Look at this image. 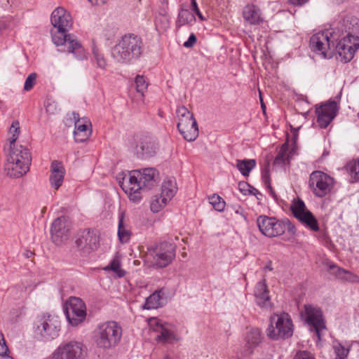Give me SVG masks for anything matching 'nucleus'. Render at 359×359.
<instances>
[{"mask_svg":"<svg viewBox=\"0 0 359 359\" xmlns=\"http://www.w3.org/2000/svg\"><path fill=\"white\" fill-rule=\"evenodd\" d=\"M346 36L341 38L339 31L324 30L316 34V55L322 59H330L336 50L341 60L346 63L351 61L359 48V37L350 34V28Z\"/></svg>","mask_w":359,"mask_h":359,"instance_id":"nucleus-1","label":"nucleus"},{"mask_svg":"<svg viewBox=\"0 0 359 359\" xmlns=\"http://www.w3.org/2000/svg\"><path fill=\"white\" fill-rule=\"evenodd\" d=\"M50 21L53 26L51 30L52 40L56 46L63 47L59 50L72 53L78 60L86 59V50L76 37L72 34H67L72 26L69 13L62 7H57L53 11Z\"/></svg>","mask_w":359,"mask_h":359,"instance_id":"nucleus-2","label":"nucleus"},{"mask_svg":"<svg viewBox=\"0 0 359 359\" xmlns=\"http://www.w3.org/2000/svg\"><path fill=\"white\" fill-rule=\"evenodd\" d=\"M159 180L158 170L154 168H147L130 171L128 177L123 179L121 187L130 201L138 203L142 198L141 191L152 189Z\"/></svg>","mask_w":359,"mask_h":359,"instance_id":"nucleus-3","label":"nucleus"},{"mask_svg":"<svg viewBox=\"0 0 359 359\" xmlns=\"http://www.w3.org/2000/svg\"><path fill=\"white\" fill-rule=\"evenodd\" d=\"M6 170L11 177L18 178L29 170L32 157L27 148L22 145L7 147Z\"/></svg>","mask_w":359,"mask_h":359,"instance_id":"nucleus-4","label":"nucleus"},{"mask_svg":"<svg viewBox=\"0 0 359 359\" xmlns=\"http://www.w3.org/2000/svg\"><path fill=\"white\" fill-rule=\"evenodd\" d=\"M142 49V41L133 34H125L111 48V57L119 63L127 64L138 58Z\"/></svg>","mask_w":359,"mask_h":359,"instance_id":"nucleus-5","label":"nucleus"},{"mask_svg":"<svg viewBox=\"0 0 359 359\" xmlns=\"http://www.w3.org/2000/svg\"><path fill=\"white\" fill-rule=\"evenodd\" d=\"M122 328L116 321L109 320L99 324L94 331V341L100 348L115 347L121 341Z\"/></svg>","mask_w":359,"mask_h":359,"instance_id":"nucleus-6","label":"nucleus"},{"mask_svg":"<svg viewBox=\"0 0 359 359\" xmlns=\"http://www.w3.org/2000/svg\"><path fill=\"white\" fill-rule=\"evenodd\" d=\"M175 245L163 241L147 248V257L151 258V264L156 268L168 266L176 256Z\"/></svg>","mask_w":359,"mask_h":359,"instance_id":"nucleus-7","label":"nucleus"},{"mask_svg":"<svg viewBox=\"0 0 359 359\" xmlns=\"http://www.w3.org/2000/svg\"><path fill=\"white\" fill-rule=\"evenodd\" d=\"M267 332L269 337L272 339L290 337L293 334V325L289 315L283 313L271 316Z\"/></svg>","mask_w":359,"mask_h":359,"instance_id":"nucleus-8","label":"nucleus"},{"mask_svg":"<svg viewBox=\"0 0 359 359\" xmlns=\"http://www.w3.org/2000/svg\"><path fill=\"white\" fill-rule=\"evenodd\" d=\"M61 323L57 316L43 315L36 323V334L43 341H50L59 335Z\"/></svg>","mask_w":359,"mask_h":359,"instance_id":"nucleus-9","label":"nucleus"},{"mask_svg":"<svg viewBox=\"0 0 359 359\" xmlns=\"http://www.w3.org/2000/svg\"><path fill=\"white\" fill-rule=\"evenodd\" d=\"M148 325L150 330L158 333L156 340L160 342L171 344L180 340V337L173 330L172 325L158 318H149Z\"/></svg>","mask_w":359,"mask_h":359,"instance_id":"nucleus-10","label":"nucleus"},{"mask_svg":"<svg viewBox=\"0 0 359 359\" xmlns=\"http://www.w3.org/2000/svg\"><path fill=\"white\" fill-rule=\"evenodd\" d=\"M65 313L69 323L73 326H76L86 317V305L81 299L70 297L67 303Z\"/></svg>","mask_w":359,"mask_h":359,"instance_id":"nucleus-11","label":"nucleus"},{"mask_svg":"<svg viewBox=\"0 0 359 359\" xmlns=\"http://www.w3.org/2000/svg\"><path fill=\"white\" fill-rule=\"evenodd\" d=\"M337 102L334 100H328L316 107L317 122L322 128H327L333 121L338 112Z\"/></svg>","mask_w":359,"mask_h":359,"instance_id":"nucleus-12","label":"nucleus"},{"mask_svg":"<svg viewBox=\"0 0 359 359\" xmlns=\"http://www.w3.org/2000/svg\"><path fill=\"white\" fill-rule=\"evenodd\" d=\"M290 210L294 217L306 227L314 230V216L306 208L304 202L299 198L292 201Z\"/></svg>","mask_w":359,"mask_h":359,"instance_id":"nucleus-13","label":"nucleus"},{"mask_svg":"<svg viewBox=\"0 0 359 359\" xmlns=\"http://www.w3.org/2000/svg\"><path fill=\"white\" fill-rule=\"evenodd\" d=\"M257 224L261 233L266 236L276 237L283 233V224L275 217L261 215L257 218Z\"/></svg>","mask_w":359,"mask_h":359,"instance_id":"nucleus-14","label":"nucleus"},{"mask_svg":"<svg viewBox=\"0 0 359 359\" xmlns=\"http://www.w3.org/2000/svg\"><path fill=\"white\" fill-rule=\"evenodd\" d=\"M70 222L64 216L55 219L50 229L51 238L56 245H60L69 238Z\"/></svg>","mask_w":359,"mask_h":359,"instance_id":"nucleus-15","label":"nucleus"},{"mask_svg":"<svg viewBox=\"0 0 359 359\" xmlns=\"http://www.w3.org/2000/svg\"><path fill=\"white\" fill-rule=\"evenodd\" d=\"M76 244L81 250L84 252H90L97 248L99 237L94 231L83 230L79 233Z\"/></svg>","mask_w":359,"mask_h":359,"instance_id":"nucleus-16","label":"nucleus"},{"mask_svg":"<svg viewBox=\"0 0 359 359\" xmlns=\"http://www.w3.org/2000/svg\"><path fill=\"white\" fill-rule=\"evenodd\" d=\"M79 116L78 114L73 113V118L75 121L74 137L76 142H83L91 135L92 130L90 128L91 123L87 118H79Z\"/></svg>","mask_w":359,"mask_h":359,"instance_id":"nucleus-17","label":"nucleus"},{"mask_svg":"<svg viewBox=\"0 0 359 359\" xmlns=\"http://www.w3.org/2000/svg\"><path fill=\"white\" fill-rule=\"evenodd\" d=\"M262 339V332L258 328H250L246 332L245 344L241 351L242 357H249L260 344Z\"/></svg>","mask_w":359,"mask_h":359,"instance_id":"nucleus-18","label":"nucleus"},{"mask_svg":"<svg viewBox=\"0 0 359 359\" xmlns=\"http://www.w3.org/2000/svg\"><path fill=\"white\" fill-rule=\"evenodd\" d=\"M334 185V179L327 174L316 170V196H327Z\"/></svg>","mask_w":359,"mask_h":359,"instance_id":"nucleus-19","label":"nucleus"},{"mask_svg":"<svg viewBox=\"0 0 359 359\" xmlns=\"http://www.w3.org/2000/svg\"><path fill=\"white\" fill-rule=\"evenodd\" d=\"M165 294L166 292L164 288L156 290L146 298L142 308L144 309L150 310L163 307L167 303Z\"/></svg>","mask_w":359,"mask_h":359,"instance_id":"nucleus-20","label":"nucleus"},{"mask_svg":"<svg viewBox=\"0 0 359 359\" xmlns=\"http://www.w3.org/2000/svg\"><path fill=\"white\" fill-rule=\"evenodd\" d=\"M65 170L61 162L54 161L50 166V176L49 178L51 187L55 189H58L62 185Z\"/></svg>","mask_w":359,"mask_h":359,"instance_id":"nucleus-21","label":"nucleus"},{"mask_svg":"<svg viewBox=\"0 0 359 359\" xmlns=\"http://www.w3.org/2000/svg\"><path fill=\"white\" fill-rule=\"evenodd\" d=\"M257 304L264 308L271 306L270 297L265 280L258 282L254 291Z\"/></svg>","mask_w":359,"mask_h":359,"instance_id":"nucleus-22","label":"nucleus"},{"mask_svg":"<svg viewBox=\"0 0 359 359\" xmlns=\"http://www.w3.org/2000/svg\"><path fill=\"white\" fill-rule=\"evenodd\" d=\"M316 337L318 338V342L316 346L322 347L323 342L325 341V336L327 334L326 322L323 318L322 312L320 309L316 308Z\"/></svg>","mask_w":359,"mask_h":359,"instance_id":"nucleus-23","label":"nucleus"},{"mask_svg":"<svg viewBox=\"0 0 359 359\" xmlns=\"http://www.w3.org/2000/svg\"><path fill=\"white\" fill-rule=\"evenodd\" d=\"M243 17L247 22L253 25H259L264 20L260 9L253 4H248L244 7Z\"/></svg>","mask_w":359,"mask_h":359,"instance_id":"nucleus-24","label":"nucleus"},{"mask_svg":"<svg viewBox=\"0 0 359 359\" xmlns=\"http://www.w3.org/2000/svg\"><path fill=\"white\" fill-rule=\"evenodd\" d=\"M157 148V144L155 141L146 139L141 141L140 144L135 146L134 152L138 157H149L156 154Z\"/></svg>","mask_w":359,"mask_h":359,"instance_id":"nucleus-25","label":"nucleus"},{"mask_svg":"<svg viewBox=\"0 0 359 359\" xmlns=\"http://www.w3.org/2000/svg\"><path fill=\"white\" fill-rule=\"evenodd\" d=\"M62 345L70 359H81L86 353V347L81 342L71 341Z\"/></svg>","mask_w":359,"mask_h":359,"instance_id":"nucleus-26","label":"nucleus"},{"mask_svg":"<svg viewBox=\"0 0 359 359\" xmlns=\"http://www.w3.org/2000/svg\"><path fill=\"white\" fill-rule=\"evenodd\" d=\"M295 152V147L294 146L290 150L287 142L284 143L278 151L275 159L274 165L283 167L290 164L292 156Z\"/></svg>","mask_w":359,"mask_h":359,"instance_id":"nucleus-27","label":"nucleus"},{"mask_svg":"<svg viewBox=\"0 0 359 359\" xmlns=\"http://www.w3.org/2000/svg\"><path fill=\"white\" fill-rule=\"evenodd\" d=\"M118 237L122 243H128L131 237V229L128 222L125 220V214L121 212L118 216Z\"/></svg>","mask_w":359,"mask_h":359,"instance_id":"nucleus-28","label":"nucleus"},{"mask_svg":"<svg viewBox=\"0 0 359 359\" xmlns=\"http://www.w3.org/2000/svg\"><path fill=\"white\" fill-rule=\"evenodd\" d=\"M196 22L195 15L188 9L181 7L178 12V15L175 22L177 29L187 25L191 26Z\"/></svg>","mask_w":359,"mask_h":359,"instance_id":"nucleus-29","label":"nucleus"},{"mask_svg":"<svg viewBox=\"0 0 359 359\" xmlns=\"http://www.w3.org/2000/svg\"><path fill=\"white\" fill-rule=\"evenodd\" d=\"M177 128L183 137L189 142L194 141L198 136V124L196 120Z\"/></svg>","mask_w":359,"mask_h":359,"instance_id":"nucleus-30","label":"nucleus"},{"mask_svg":"<svg viewBox=\"0 0 359 359\" xmlns=\"http://www.w3.org/2000/svg\"><path fill=\"white\" fill-rule=\"evenodd\" d=\"M177 189V187L175 180L168 179L163 182L161 194L169 201L175 195Z\"/></svg>","mask_w":359,"mask_h":359,"instance_id":"nucleus-31","label":"nucleus"},{"mask_svg":"<svg viewBox=\"0 0 359 359\" xmlns=\"http://www.w3.org/2000/svg\"><path fill=\"white\" fill-rule=\"evenodd\" d=\"M176 114L178 118L177 128L191 123L193 120H196L193 114L184 106L179 107Z\"/></svg>","mask_w":359,"mask_h":359,"instance_id":"nucleus-32","label":"nucleus"},{"mask_svg":"<svg viewBox=\"0 0 359 359\" xmlns=\"http://www.w3.org/2000/svg\"><path fill=\"white\" fill-rule=\"evenodd\" d=\"M256 161L255 159H237L235 166L240 172L245 177L248 176L250 172L256 166Z\"/></svg>","mask_w":359,"mask_h":359,"instance_id":"nucleus-33","label":"nucleus"},{"mask_svg":"<svg viewBox=\"0 0 359 359\" xmlns=\"http://www.w3.org/2000/svg\"><path fill=\"white\" fill-rule=\"evenodd\" d=\"M301 318L306 324L311 331L314 330V307L311 304L304 305V310L301 311Z\"/></svg>","mask_w":359,"mask_h":359,"instance_id":"nucleus-34","label":"nucleus"},{"mask_svg":"<svg viewBox=\"0 0 359 359\" xmlns=\"http://www.w3.org/2000/svg\"><path fill=\"white\" fill-rule=\"evenodd\" d=\"M344 168L349 174L352 182L359 181V159H353L348 161Z\"/></svg>","mask_w":359,"mask_h":359,"instance_id":"nucleus-35","label":"nucleus"},{"mask_svg":"<svg viewBox=\"0 0 359 359\" xmlns=\"http://www.w3.org/2000/svg\"><path fill=\"white\" fill-rule=\"evenodd\" d=\"M332 348L335 359H346L350 351V346H346L337 340L333 341Z\"/></svg>","mask_w":359,"mask_h":359,"instance_id":"nucleus-36","label":"nucleus"},{"mask_svg":"<svg viewBox=\"0 0 359 359\" xmlns=\"http://www.w3.org/2000/svg\"><path fill=\"white\" fill-rule=\"evenodd\" d=\"M103 269L105 271H113L118 278H122L126 275V271L121 268V261L117 257H115Z\"/></svg>","mask_w":359,"mask_h":359,"instance_id":"nucleus-37","label":"nucleus"},{"mask_svg":"<svg viewBox=\"0 0 359 359\" xmlns=\"http://www.w3.org/2000/svg\"><path fill=\"white\" fill-rule=\"evenodd\" d=\"M168 201L163 196L155 195L151 198L150 208L153 212H158L168 203Z\"/></svg>","mask_w":359,"mask_h":359,"instance_id":"nucleus-38","label":"nucleus"},{"mask_svg":"<svg viewBox=\"0 0 359 359\" xmlns=\"http://www.w3.org/2000/svg\"><path fill=\"white\" fill-rule=\"evenodd\" d=\"M92 53L97 66L101 69H105L107 65V60L105 59L102 51L94 43L92 46Z\"/></svg>","mask_w":359,"mask_h":359,"instance_id":"nucleus-39","label":"nucleus"},{"mask_svg":"<svg viewBox=\"0 0 359 359\" xmlns=\"http://www.w3.org/2000/svg\"><path fill=\"white\" fill-rule=\"evenodd\" d=\"M9 133L11 137L8 140V143L4 147V150L6 149L7 147L16 146L15 142L18 137L20 133V123L18 121H14L12 123L9 130Z\"/></svg>","mask_w":359,"mask_h":359,"instance_id":"nucleus-40","label":"nucleus"},{"mask_svg":"<svg viewBox=\"0 0 359 359\" xmlns=\"http://www.w3.org/2000/svg\"><path fill=\"white\" fill-rule=\"evenodd\" d=\"M210 203L217 211H222L225 207V201L218 195L213 194L209 197Z\"/></svg>","mask_w":359,"mask_h":359,"instance_id":"nucleus-41","label":"nucleus"},{"mask_svg":"<svg viewBox=\"0 0 359 359\" xmlns=\"http://www.w3.org/2000/svg\"><path fill=\"white\" fill-rule=\"evenodd\" d=\"M135 83L136 85V90L142 95H144V92L147 90L148 84L145 81L143 76L137 75L135 77Z\"/></svg>","mask_w":359,"mask_h":359,"instance_id":"nucleus-42","label":"nucleus"},{"mask_svg":"<svg viewBox=\"0 0 359 359\" xmlns=\"http://www.w3.org/2000/svg\"><path fill=\"white\" fill-rule=\"evenodd\" d=\"M341 280L355 283L359 282V276L357 274L345 269Z\"/></svg>","mask_w":359,"mask_h":359,"instance_id":"nucleus-43","label":"nucleus"},{"mask_svg":"<svg viewBox=\"0 0 359 359\" xmlns=\"http://www.w3.org/2000/svg\"><path fill=\"white\" fill-rule=\"evenodd\" d=\"M36 73H32L30 74L26 79L25 85H24V89L26 91L30 90L33 86H34L36 83Z\"/></svg>","mask_w":359,"mask_h":359,"instance_id":"nucleus-44","label":"nucleus"},{"mask_svg":"<svg viewBox=\"0 0 359 359\" xmlns=\"http://www.w3.org/2000/svg\"><path fill=\"white\" fill-rule=\"evenodd\" d=\"M330 269L331 273L339 280H341L345 270L344 269L337 266L334 264L330 265Z\"/></svg>","mask_w":359,"mask_h":359,"instance_id":"nucleus-45","label":"nucleus"},{"mask_svg":"<svg viewBox=\"0 0 359 359\" xmlns=\"http://www.w3.org/2000/svg\"><path fill=\"white\" fill-rule=\"evenodd\" d=\"M282 224H283V233L287 230L288 232H290L292 234H294L296 231L295 226L292 224L291 222L289 220H285L281 221Z\"/></svg>","mask_w":359,"mask_h":359,"instance_id":"nucleus-46","label":"nucleus"},{"mask_svg":"<svg viewBox=\"0 0 359 359\" xmlns=\"http://www.w3.org/2000/svg\"><path fill=\"white\" fill-rule=\"evenodd\" d=\"M251 189L252 187L245 182H240L238 183V189L244 195L250 194Z\"/></svg>","mask_w":359,"mask_h":359,"instance_id":"nucleus-47","label":"nucleus"},{"mask_svg":"<svg viewBox=\"0 0 359 359\" xmlns=\"http://www.w3.org/2000/svg\"><path fill=\"white\" fill-rule=\"evenodd\" d=\"M262 179L266 187H270V175L269 167H266L262 172Z\"/></svg>","mask_w":359,"mask_h":359,"instance_id":"nucleus-48","label":"nucleus"},{"mask_svg":"<svg viewBox=\"0 0 359 359\" xmlns=\"http://www.w3.org/2000/svg\"><path fill=\"white\" fill-rule=\"evenodd\" d=\"M294 359H314V357L310 352L304 351L297 353Z\"/></svg>","mask_w":359,"mask_h":359,"instance_id":"nucleus-49","label":"nucleus"},{"mask_svg":"<svg viewBox=\"0 0 359 359\" xmlns=\"http://www.w3.org/2000/svg\"><path fill=\"white\" fill-rule=\"evenodd\" d=\"M8 348L6 346L4 335L0 333V355L4 356L6 355Z\"/></svg>","mask_w":359,"mask_h":359,"instance_id":"nucleus-50","label":"nucleus"},{"mask_svg":"<svg viewBox=\"0 0 359 359\" xmlns=\"http://www.w3.org/2000/svg\"><path fill=\"white\" fill-rule=\"evenodd\" d=\"M196 36L194 34H191L188 40L184 43V46L186 48H191L196 43Z\"/></svg>","mask_w":359,"mask_h":359,"instance_id":"nucleus-51","label":"nucleus"},{"mask_svg":"<svg viewBox=\"0 0 359 359\" xmlns=\"http://www.w3.org/2000/svg\"><path fill=\"white\" fill-rule=\"evenodd\" d=\"M192 11L195 13V14L198 17L201 21H203L205 20V18L201 13L198 4H194L191 6Z\"/></svg>","mask_w":359,"mask_h":359,"instance_id":"nucleus-52","label":"nucleus"},{"mask_svg":"<svg viewBox=\"0 0 359 359\" xmlns=\"http://www.w3.org/2000/svg\"><path fill=\"white\" fill-rule=\"evenodd\" d=\"M309 0H288L289 3L293 6H302Z\"/></svg>","mask_w":359,"mask_h":359,"instance_id":"nucleus-53","label":"nucleus"},{"mask_svg":"<svg viewBox=\"0 0 359 359\" xmlns=\"http://www.w3.org/2000/svg\"><path fill=\"white\" fill-rule=\"evenodd\" d=\"M93 5H102L106 4L109 0H88Z\"/></svg>","mask_w":359,"mask_h":359,"instance_id":"nucleus-54","label":"nucleus"},{"mask_svg":"<svg viewBox=\"0 0 359 359\" xmlns=\"http://www.w3.org/2000/svg\"><path fill=\"white\" fill-rule=\"evenodd\" d=\"M250 194L255 195L257 198H259L258 196H262L261 193L257 189L252 187L251 189Z\"/></svg>","mask_w":359,"mask_h":359,"instance_id":"nucleus-55","label":"nucleus"},{"mask_svg":"<svg viewBox=\"0 0 359 359\" xmlns=\"http://www.w3.org/2000/svg\"><path fill=\"white\" fill-rule=\"evenodd\" d=\"M268 190H269V192L270 194V195L273 198H276V193L274 191V190L273 189V188L271 187V186L270 185V187H266Z\"/></svg>","mask_w":359,"mask_h":359,"instance_id":"nucleus-56","label":"nucleus"},{"mask_svg":"<svg viewBox=\"0 0 359 359\" xmlns=\"http://www.w3.org/2000/svg\"><path fill=\"white\" fill-rule=\"evenodd\" d=\"M313 177H314V171L312 172L311 174H310V180H309V186L312 188V187L314 185V182L313 181Z\"/></svg>","mask_w":359,"mask_h":359,"instance_id":"nucleus-57","label":"nucleus"},{"mask_svg":"<svg viewBox=\"0 0 359 359\" xmlns=\"http://www.w3.org/2000/svg\"><path fill=\"white\" fill-rule=\"evenodd\" d=\"M313 39H314V35L311 36V38H310V47L311 49L313 48V47H314V43L313 41Z\"/></svg>","mask_w":359,"mask_h":359,"instance_id":"nucleus-58","label":"nucleus"},{"mask_svg":"<svg viewBox=\"0 0 359 359\" xmlns=\"http://www.w3.org/2000/svg\"><path fill=\"white\" fill-rule=\"evenodd\" d=\"M52 107H53L51 104H48L46 107V109L48 112H50V109L52 108Z\"/></svg>","mask_w":359,"mask_h":359,"instance_id":"nucleus-59","label":"nucleus"},{"mask_svg":"<svg viewBox=\"0 0 359 359\" xmlns=\"http://www.w3.org/2000/svg\"><path fill=\"white\" fill-rule=\"evenodd\" d=\"M197 4L196 0H191V6Z\"/></svg>","mask_w":359,"mask_h":359,"instance_id":"nucleus-60","label":"nucleus"},{"mask_svg":"<svg viewBox=\"0 0 359 359\" xmlns=\"http://www.w3.org/2000/svg\"><path fill=\"white\" fill-rule=\"evenodd\" d=\"M163 359H172L169 355H165Z\"/></svg>","mask_w":359,"mask_h":359,"instance_id":"nucleus-61","label":"nucleus"},{"mask_svg":"<svg viewBox=\"0 0 359 359\" xmlns=\"http://www.w3.org/2000/svg\"><path fill=\"white\" fill-rule=\"evenodd\" d=\"M318 230V226L317 224V221L316 220V231H317Z\"/></svg>","mask_w":359,"mask_h":359,"instance_id":"nucleus-62","label":"nucleus"},{"mask_svg":"<svg viewBox=\"0 0 359 359\" xmlns=\"http://www.w3.org/2000/svg\"><path fill=\"white\" fill-rule=\"evenodd\" d=\"M32 252H28L26 254V256H27V257H29V255H32Z\"/></svg>","mask_w":359,"mask_h":359,"instance_id":"nucleus-63","label":"nucleus"},{"mask_svg":"<svg viewBox=\"0 0 359 359\" xmlns=\"http://www.w3.org/2000/svg\"><path fill=\"white\" fill-rule=\"evenodd\" d=\"M266 269H269V270H272V269H271V267L268 266H266Z\"/></svg>","mask_w":359,"mask_h":359,"instance_id":"nucleus-64","label":"nucleus"}]
</instances>
